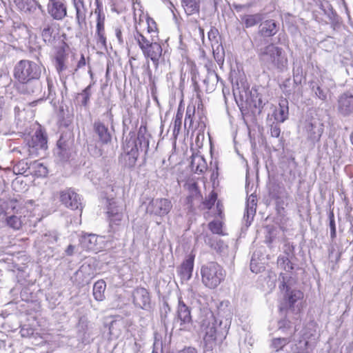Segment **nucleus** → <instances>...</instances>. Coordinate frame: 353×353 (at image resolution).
<instances>
[{"mask_svg": "<svg viewBox=\"0 0 353 353\" xmlns=\"http://www.w3.org/2000/svg\"><path fill=\"white\" fill-rule=\"evenodd\" d=\"M205 243L210 248H213L220 254H225L228 250V245L221 239H216L211 235H205L204 237Z\"/></svg>", "mask_w": 353, "mask_h": 353, "instance_id": "nucleus-25", "label": "nucleus"}, {"mask_svg": "<svg viewBox=\"0 0 353 353\" xmlns=\"http://www.w3.org/2000/svg\"><path fill=\"white\" fill-rule=\"evenodd\" d=\"M280 28L279 23L274 19H267L262 21L259 26L258 34L261 37L259 39L265 40L264 44L268 43L265 38L272 37L276 34Z\"/></svg>", "mask_w": 353, "mask_h": 353, "instance_id": "nucleus-16", "label": "nucleus"}, {"mask_svg": "<svg viewBox=\"0 0 353 353\" xmlns=\"http://www.w3.org/2000/svg\"><path fill=\"white\" fill-rule=\"evenodd\" d=\"M263 19L264 14L262 13L249 14L242 16L241 21L246 28H249L261 23Z\"/></svg>", "mask_w": 353, "mask_h": 353, "instance_id": "nucleus-29", "label": "nucleus"}, {"mask_svg": "<svg viewBox=\"0 0 353 353\" xmlns=\"http://www.w3.org/2000/svg\"><path fill=\"white\" fill-rule=\"evenodd\" d=\"M54 32V29L52 26L48 22L47 19H45L43 23V28L41 32V36L43 41L46 43H50L53 41L52 34Z\"/></svg>", "mask_w": 353, "mask_h": 353, "instance_id": "nucleus-36", "label": "nucleus"}, {"mask_svg": "<svg viewBox=\"0 0 353 353\" xmlns=\"http://www.w3.org/2000/svg\"><path fill=\"white\" fill-rule=\"evenodd\" d=\"M47 12L54 20L62 21L68 14L67 5L64 0H50Z\"/></svg>", "mask_w": 353, "mask_h": 353, "instance_id": "nucleus-15", "label": "nucleus"}, {"mask_svg": "<svg viewBox=\"0 0 353 353\" xmlns=\"http://www.w3.org/2000/svg\"><path fill=\"white\" fill-rule=\"evenodd\" d=\"M290 342V338H274L272 340L271 347L274 350L275 352H279Z\"/></svg>", "mask_w": 353, "mask_h": 353, "instance_id": "nucleus-39", "label": "nucleus"}, {"mask_svg": "<svg viewBox=\"0 0 353 353\" xmlns=\"http://www.w3.org/2000/svg\"><path fill=\"white\" fill-rule=\"evenodd\" d=\"M93 130L97 135L99 141L103 144L111 142L112 134L108 128L101 121H95L93 123Z\"/></svg>", "mask_w": 353, "mask_h": 353, "instance_id": "nucleus-21", "label": "nucleus"}, {"mask_svg": "<svg viewBox=\"0 0 353 353\" xmlns=\"http://www.w3.org/2000/svg\"><path fill=\"white\" fill-rule=\"evenodd\" d=\"M30 156H38L39 150L47 149V137L41 130H37L27 141Z\"/></svg>", "mask_w": 353, "mask_h": 353, "instance_id": "nucleus-13", "label": "nucleus"}, {"mask_svg": "<svg viewBox=\"0 0 353 353\" xmlns=\"http://www.w3.org/2000/svg\"><path fill=\"white\" fill-rule=\"evenodd\" d=\"M7 224L14 230H19L21 227V221L20 217L11 215L6 218Z\"/></svg>", "mask_w": 353, "mask_h": 353, "instance_id": "nucleus-42", "label": "nucleus"}, {"mask_svg": "<svg viewBox=\"0 0 353 353\" xmlns=\"http://www.w3.org/2000/svg\"><path fill=\"white\" fill-rule=\"evenodd\" d=\"M177 353H197V351L194 347H188L183 348V350L179 351Z\"/></svg>", "mask_w": 353, "mask_h": 353, "instance_id": "nucleus-62", "label": "nucleus"}, {"mask_svg": "<svg viewBox=\"0 0 353 353\" xmlns=\"http://www.w3.org/2000/svg\"><path fill=\"white\" fill-rule=\"evenodd\" d=\"M57 154L60 157L62 161H65L69 158V152L65 141L62 139H59L57 141Z\"/></svg>", "mask_w": 353, "mask_h": 353, "instance_id": "nucleus-38", "label": "nucleus"}, {"mask_svg": "<svg viewBox=\"0 0 353 353\" xmlns=\"http://www.w3.org/2000/svg\"><path fill=\"white\" fill-rule=\"evenodd\" d=\"M150 136H145L137 137V139H130V140H134L137 142L139 150L141 152H144L145 154H147L148 148H149V138Z\"/></svg>", "mask_w": 353, "mask_h": 353, "instance_id": "nucleus-40", "label": "nucleus"}, {"mask_svg": "<svg viewBox=\"0 0 353 353\" xmlns=\"http://www.w3.org/2000/svg\"><path fill=\"white\" fill-rule=\"evenodd\" d=\"M232 90L234 97L239 94L241 98H243L244 93L246 98V101L249 104L250 108H252L253 113L260 114L261 112V110L263 107V103L261 99V97L256 92V90H254V92L251 91L250 92V97H248L245 88L244 86L242 88L239 87L238 81H236L235 83L232 82Z\"/></svg>", "mask_w": 353, "mask_h": 353, "instance_id": "nucleus-8", "label": "nucleus"}, {"mask_svg": "<svg viewBox=\"0 0 353 353\" xmlns=\"http://www.w3.org/2000/svg\"><path fill=\"white\" fill-rule=\"evenodd\" d=\"M205 68L208 72L206 77L203 80V83L205 85V91L207 92H212L216 88L219 77L213 69L212 63L209 62L208 64H205Z\"/></svg>", "mask_w": 353, "mask_h": 353, "instance_id": "nucleus-20", "label": "nucleus"}, {"mask_svg": "<svg viewBox=\"0 0 353 353\" xmlns=\"http://www.w3.org/2000/svg\"><path fill=\"white\" fill-rule=\"evenodd\" d=\"M201 280L208 288L214 289L225 277V271L216 262L211 261L201 266Z\"/></svg>", "mask_w": 353, "mask_h": 353, "instance_id": "nucleus-5", "label": "nucleus"}, {"mask_svg": "<svg viewBox=\"0 0 353 353\" xmlns=\"http://www.w3.org/2000/svg\"><path fill=\"white\" fill-rule=\"evenodd\" d=\"M108 214L110 222L109 236L113 239H119L123 233L126 225L123 213L117 208L110 207L108 209Z\"/></svg>", "mask_w": 353, "mask_h": 353, "instance_id": "nucleus-7", "label": "nucleus"}, {"mask_svg": "<svg viewBox=\"0 0 353 353\" xmlns=\"http://www.w3.org/2000/svg\"><path fill=\"white\" fill-rule=\"evenodd\" d=\"M263 42L264 39L256 37L254 39L260 61L268 68L283 71L288 65V59L283 50L274 43H266V46H263Z\"/></svg>", "mask_w": 353, "mask_h": 353, "instance_id": "nucleus-1", "label": "nucleus"}, {"mask_svg": "<svg viewBox=\"0 0 353 353\" xmlns=\"http://www.w3.org/2000/svg\"><path fill=\"white\" fill-rule=\"evenodd\" d=\"M250 270L252 272L258 273L260 272V268H256L255 260L252 258L250 261Z\"/></svg>", "mask_w": 353, "mask_h": 353, "instance_id": "nucleus-61", "label": "nucleus"}, {"mask_svg": "<svg viewBox=\"0 0 353 353\" xmlns=\"http://www.w3.org/2000/svg\"><path fill=\"white\" fill-rule=\"evenodd\" d=\"M144 33L148 35H152L153 33L158 34L156 23L153 20H151V23L149 20L148 21V30L147 32Z\"/></svg>", "mask_w": 353, "mask_h": 353, "instance_id": "nucleus-52", "label": "nucleus"}, {"mask_svg": "<svg viewBox=\"0 0 353 353\" xmlns=\"http://www.w3.org/2000/svg\"><path fill=\"white\" fill-rule=\"evenodd\" d=\"M217 199V194L214 191H212L208 196V198L203 202L204 205L208 209H211L214 205V203Z\"/></svg>", "mask_w": 353, "mask_h": 353, "instance_id": "nucleus-48", "label": "nucleus"}, {"mask_svg": "<svg viewBox=\"0 0 353 353\" xmlns=\"http://www.w3.org/2000/svg\"><path fill=\"white\" fill-rule=\"evenodd\" d=\"M192 325V320L190 309L179 299L176 314L173 321V326L179 327L180 330H190Z\"/></svg>", "mask_w": 353, "mask_h": 353, "instance_id": "nucleus-10", "label": "nucleus"}, {"mask_svg": "<svg viewBox=\"0 0 353 353\" xmlns=\"http://www.w3.org/2000/svg\"><path fill=\"white\" fill-rule=\"evenodd\" d=\"M72 4L75 10V22L79 33L87 30L86 16L88 8L84 0H72Z\"/></svg>", "mask_w": 353, "mask_h": 353, "instance_id": "nucleus-12", "label": "nucleus"}, {"mask_svg": "<svg viewBox=\"0 0 353 353\" xmlns=\"http://www.w3.org/2000/svg\"><path fill=\"white\" fill-rule=\"evenodd\" d=\"M172 208L171 201L165 198L153 199L148 205L146 210L150 214L159 216L167 215Z\"/></svg>", "mask_w": 353, "mask_h": 353, "instance_id": "nucleus-11", "label": "nucleus"}, {"mask_svg": "<svg viewBox=\"0 0 353 353\" xmlns=\"http://www.w3.org/2000/svg\"><path fill=\"white\" fill-rule=\"evenodd\" d=\"M133 37L145 58L150 59L155 65H158L163 51L161 44L158 42V34L153 33L152 35H148L136 30Z\"/></svg>", "mask_w": 353, "mask_h": 353, "instance_id": "nucleus-3", "label": "nucleus"}, {"mask_svg": "<svg viewBox=\"0 0 353 353\" xmlns=\"http://www.w3.org/2000/svg\"><path fill=\"white\" fill-rule=\"evenodd\" d=\"M94 84V81L88 85L81 93H79L76 97L77 103L84 107L88 106L90 97L92 95V87Z\"/></svg>", "mask_w": 353, "mask_h": 353, "instance_id": "nucleus-30", "label": "nucleus"}, {"mask_svg": "<svg viewBox=\"0 0 353 353\" xmlns=\"http://www.w3.org/2000/svg\"><path fill=\"white\" fill-rule=\"evenodd\" d=\"M195 113V106L194 105H188L186 110L185 118V125L187 124L188 121L190 123V125H191L192 123V117Z\"/></svg>", "mask_w": 353, "mask_h": 353, "instance_id": "nucleus-49", "label": "nucleus"}, {"mask_svg": "<svg viewBox=\"0 0 353 353\" xmlns=\"http://www.w3.org/2000/svg\"><path fill=\"white\" fill-rule=\"evenodd\" d=\"M194 260V256L189 255L177 268L178 274L182 280L188 281L192 277Z\"/></svg>", "mask_w": 353, "mask_h": 353, "instance_id": "nucleus-23", "label": "nucleus"}, {"mask_svg": "<svg viewBox=\"0 0 353 353\" xmlns=\"http://www.w3.org/2000/svg\"><path fill=\"white\" fill-rule=\"evenodd\" d=\"M59 201L66 208H70L72 210H82V203L81 198L71 188L62 190L59 192Z\"/></svg>", "mask_w": 353, "mask_h": 353, "instance_id": "nucleus-14", "label": "nucleus"}, {"mask_svg": "<svg viewBox=\"0 0 353 353\" xmlns=\"http://www.w3.org/2000/svg\"><path fill=\"white\" fill-rule=\"evenodd\" d=\"M96 5L97 8H95L94 13L97 15V17H105L102 10V3L99 0H96Z\"/></svg>", "mask_w": 353, "mask_h": 353, "instance_id": "nucleus-58", "label": "nucleus"}, {"mask_svg": "<svg viewBox=\"0 0 353 353\" xmlns=\"http://www.w3.org/2000/svg\"><path fill=\"white\" fill-rule=\"evenodd\" d=\"M58 238V234L56 232L52 231L44 234L43 241L48 243H54L57 241Z\"/></svg>", "mask_w": 353, "mask_h": 353, "instance_id": "nucleus-50", "label": "nucleus"}, {"mask_svg": "<svg viewBox=\"0 0 353 353\" xmlns=\"http://www.w3.org/2000/svg\"><path fill=\"white\" fill-rule=\"evenodd\" d=\"M256 200L254 196L251 195L247 201L246 212L244 214L243 219L245 222V225L248 227L252 221L253 220L254 216L256 213Z\"/></svg>", "mask_w": 353, "mask_h": 353, "instance_id": "nucleus-27", "label": "nucleus"}, {"mask_svg": "<svg viewBox=\"0 0 353 353\" xmlns=\"http://www.w3.org/2000/svg\"><path fill=\"white\" fill-rule=\"evenodd\" d=\"M290 260V258L281 255L277 259V265L287 272H290L294 269L293 264Z\"/></svg>", "mask_w": 353, "mask_h": 353, "instance_id": "nucleus-37", "label": "nucleus"}, {"mask_svg": "<svg viewBox=\"0 0 353 353\" xmlns=\"http://www.w3.org/2000/svg\"><path fill=\"white\" fill-rule=\"evenodd\" d=\"M307 341H300L298 344L292 346V353H306L305 350L307 345Z\"/></svg>", "mask_w": 353, "mask_h": 353, "instance_id": "nucleus-45", "label": "nucleus"}, {"mask_svg": "<svg viewBox=\"0 0 353 353\" xmlns=\"http://www.w3.org/2000/svg\"><path fill=\"white\" fill-rule=\"evenodd\" d=\"M222 227V223L219 221H212L208 224V228L213 234H223Z\"/></svg>", "mask_w": 353, "mask_h": 353, "instance_id": "nucleus-43", "label": "nucleus"}, {"mask_svg": "<svg viewBox=\"0 0 353 353\" xmlns=\"http://www.w3.org/2000/svg\"><path fill=\"white\" fill-rule=\"evenodd\" d=\"M279 280L281 282L279 285L280 290L285 292L284 301L285 307L292 309L293 311H299L303 293L301 290L292 288L291 276L281 273Z\"/></svg>", "mask_w": 353, "mask_h": 353, "instance_id": "nucleus-4", "label": "nucleus"}, {"mask_svg": "<svg viewBox=\"0 0 353 353\" xmlns=\"http://www.w3.org/2000/svg\"><path fill=\"white\" fill-rule=\"evenodd\" d=\"M188 188L190 192L191 197H195L199 194L198 186L196 183H188Z\"/></svg>", "mask_w": 353, "mask_h": 353, "instance_id": "nucleus-53", "label": "nucleus"}, {"mask_svg": "<svg viewBox=\"0 0 353 353\" xmlns=\"http://www.w3.org/2000/svg\"><path fill=\"white\" fill-rule=\"evenodd\" d=\"M223 322L218 320L210 310L206 311L201 320V327L205 332L203 341L205 347L211 350L216 345L217 341H222L228 333V323L222 327Z\"/></svg>", "mask_w": 353, "mask_h": 353, "instance_id": "nucleus-2", "label": "nucleus"}, {"mask_svg": "<svg viewBox=\"0 0 353 353\" xmlns=\"http://www.w3.org/2000/svg\"><path fill=\"white\" fill-rule=\"evenodd\" d=\"M14 2L21 10H29L28 0H14Z\"/></svg>", "mask_w": 353, "mask_h": 353, "instance_id": "nucleus-55", "label": "nucleus"}, {"mask_svg": "<svg viewBox=\"0 0 353 353\" xmlns=\"http://www.w3.org/2000/svg\"><path fill=\"white\" fill-rule=\"evenodd\" d=\"M182 6L188 15H191L199 10V6L196 0H182Z\"/></svg>", "mask_w": 353, "mask_h": 353, "instance_id": "nucleus-34", "label": "nucleus"}, {"mask_svg": "<svg viewBox=\"0 0 353 353\" xmlns=\"http://www.w3.org/2000/svg\"><path fill=\"white\" fill-rule=\"evenodd\" d=\"M312 90H314L316 96L322 101H325L327 99V89L322 88L319 85H313Z\"/></svg>", "mask_w": 353, "mask_h": 353, "instance_id": "nucleus-44", "label": "nucleus"}, {"mask_svg": "<svg viewBox=\"0 0 353 353\" xmlns=\"http://www.w3.org/2000/svg\"><path fill=\"white\" fill-rule=\"evenodd\" d=\"M208 39L212 42V48L213 50V55L218 63L223 61V56L220 54V50L223 52V47L219 43L217 39L219 32L215 28H211L208 32Z\"/></svg>", "mask_w": 353, "mask_h": 353, "instance_id": "nucleus-24", "label": "nucleus"}, {"mask_svg": "<svg viewBox=\"0 0 353 353\" xmlns=\"http://www.w3.org/2000/svg\"><path fill=\"white\" fill-rule=\"evenodd\" d=\"M273 114L274 119L279 123H283L288 118L289 108L287 99L280 101L279 107L274 110Z\"/></svg>", "mask_w": 353, "mask_h": 353, "instance_id": "nucleus-26", "label": "nucleus"}, {"mask_svg": "<svg viewBox=\"0 0 353 353\" xmlns=\"http://www.w3.org/2000/svg\"><path fill=\"white\" fill-rule=\"evenodd\" d=\"M192 169L197 174L204 172L207 169V163L202 157H194L191 162Z\"/></svg>", "mask_w": 353, "mask_h": 353, "instance_id": "nucleus-33", "label": "nucleus"}, {"mask_svg": "<svg viewBox=\"0 0 353 353\" xmlns=\"http://www.w3.org/2000/svg\"><path fill=\"white\" fill-rule=\"evenodd\" d=\"M323 130V123L318 118H311L305 123L303 131L307 141L312 145L320 141Z\"/></svg>", "mask_w": 353, "mask_h": 353, "instance_id": "nucleus-9", "label": "nucleus"}, {"mask_svg": "<svg viewBox=\"0 0 353 353\" xmlns=\"http://www.w3.org/2000/svg\"><path fill=\"white\" fill-rule=\"evenodd\" d=\"M290 83V79H288L285 81V82L283 83V92L286 94H290L291 93V90H287V87H288V84Z\"/></svg>", "mask_w": 353, "mask_h": 353, "instance_id": "nucleus-63", "label": "nucleus"}, {"mask_svg": "<svg viewBox=\"0 0 353 353\" xmlns=\"http://www.w3.org/2000/svg\"><path fill=\"white\" fill-rule=\"evenodd\" d=\"M85 65V59L83 55H81L80 60L77 63V68L75 70H77L78 68H80L83 66Z\"/></svg>", "mask_w": 353, "mask_h": 353, "instance_id": "nucleus-64", "label": "nucleus"}, {"mask_svg": "<svg viewBox=\"0 0 353 353\" xmlns=\"http://www.w3.org/2000/svg\"><path fill=\"white\" fill-rule=\"evenodd\" d=\"M41 76V68L36 63L21 60L14 68V77L20 83H26L30 80H38Z\"/></svg>", "mask_w": 353, "mask_h": 353, "instance_id": "nucleus-6", "label": "nucleus"}, {"mask_svg": "<svg viewBox=\"0 0 353 353\" xmlns=\"http://www.w3.org/2000/svg\"><path fill=\"white\" fill-rule=\"evenodd\" d=\"M97 237L95 234H85L80 240L82 248L87 250H96Z\"/></svg>", "mask_w": 353, "mask_h": 353, "instance_id": "nucleus-31", "label": "nucleus"}, {"mask_svg": "<svg viewBox=\"0 0 353 353\" xmlns=\"http://www.w3.org/2000/svg\"><path fill=\"white\" fill-rule=\"evenodd\" d=\"M337 109L343 117L353 113V94L351 92H346L339 97Z\"/></svg>", "mask_w": 353, "mask_h": 353, "instance_id": "nucleus-17", "label": "nucleus"}, {"mask_svg": "<svg viewBox=\"0 0 353 353\" xmlns=\"http://www.w3.org/2000/svg\"><path fill=\"white\" fill-rule=\"evenodd\" d=\"M281 129L278 124H272L270 127V134L273 137L278 138L280 136Z\"/></svg>", "mask_w": 353, "mask_h": 353, "instance_id": "nucleus-56", "label": "nucleus"}, {"mask_svg": "<svg viewBox=\"0 0 353 353\" xmlns=\"http://www.w3.org/2000/svg\"><path fill=\"white\" fill-rule=\"evenodd\" d=\"M285 256L292 259L294 256V247L288 244L285 245L284 249Z\"/></svg>", "mask_w": 353, "mask_h": 353, "instance_id": "nucleus-57", "label": "nucleus"}, {"mask_svg": "<svg viewBox=\"0 0 353 353\" xmlns=\"http://www.w3.org/2000/svg\"><path fill=\"white\" fill-rule=\"evenodd\" d=\"M106 284L103 280L97 281L93 286V296L98 301H101L105 299L104 292Z\"/></svg>", "mask_w": 353, "mask_h": 353, "instance_id": "nucleus-32", "label": "nucleus"}, {"mask_svg": "<svg viewBox=\"0 0 353 353\" xmlns=\"http://www.w3.org/2000/svg\"><path fill=\"white\" fill-rule=\"evenodd\" d=\"M115 36L117 39L118 43L120 46L124 44V39L123 37V30L121 27H116L114 29Z\"/></svg>", "mask_w": 353, "mask_h": 353, "instance_id": "nucleus-54", "label": "nucleus"}, {"mask_svg": "<svg viewBox=\"0 0 353 353\" xmlns=\"http://www.w3.org/2000/svg\"><path fill=\"white\" fill-rule=\"evenodd\" d=\"M303 59H296L293 62V81L296 85H301L303 80L305 79L303 69Z\"/></svg>", "mask_w": 353, "mask_h": 353, "instance_id": "nucleus-28", "label": "nucleus"}, {"mask_svg": "<svg viewBox=\"0 0 353 353\" xmlns=\"http://www.w3.org/2000/svg\"><path fill=\"white\" fill-rule=\"evenodd\" d=\"M145 136H150V134L147 133L146 126L141 125L139 129L137 137H140L141 138Z\"/></svg>", "mask_w": 353, "mask_h": 353, "instance_id": "nucleus-59", "label": "nucleus"}, {"mask_svg": "<svg viewBox=\"0 0 353 353\" xmlns=\"http://www.w3.org/2000/svg\"><path fill=\"white\" fill-rule=\"evenodd\" d=\"M124 150L125 152V165L132 168L136 164L140 151L138 148L137 142L134 140H128L124 145Z\"/></svg>", "mask_w": 353, "mask_h": 353, "instance_id": "nucleus-18", "label": "nucleus"}, {"mask_svg": "<svg viewBox=\"0 0 353 353\" xmlns=\"http://www.w3.org/2000/svg\"><path fill=\"white\" fill-rule=\"evenodd\" d=\"M182 118H183V112H181L180 111V110L179 109L176 112V114L174 117V129H173L174 132H179L181 126V123H182Z\"/></svg>", "mask_w": 353, "mask_h": 353, "instance_id": "nucleus-47", "label": "nucleus"}, {"mask_svg": "<svg viewBox=\"0 0 353 353\" xmlns=\"http://www.w3.org/2000/svg\"><path fill=\"white\" fill-rule=\"evenodd\" d=\"M329 221H330V236L332 239H334L336 236V224L334 220V215L332 211L329 213Z\"/></svg>", "mask_w": 353, "mask_h": 353, "instance_id": "nucleus-46", "label": "nucleus"}, {"mask_svg": "<svg viewBox=\"0 0 353 353\" xmlns=\"http://www.w3.org/2000/svg\"><path fill=\"white\" fill-rule=\"evenodd\" d=\"M163 310H165V314L164 315L161 316V319H162V321L163 322L164 325L166 326V325L168 323V321L166 320V319H167L166 314L168 313V312L170 311V307H169L168 303H165L164 304Z\"/></svg>", "mask_w": 353, "mask_h": 353, "instance_id": "nucleus-60", "label": "nucleus"}, {"mask_svg": "<svg viewBox=\"0 0 353 353\" xmlns=\"http://www.w3.org/2000/svg\"><path fill=\"white\" fill-rule=\"evenodd\" d=\"M105 17H97L95 38L97 46L103 49L107 48V41L105 31Z\"/></svg>", "mask_w": 353, "mask_h": 353, "instance_id": "nucleus-22", "label": "nucleus"}, {"mask_svg": "<svg viewBox=\"0 0 353 353\" xmlns=\"http://www.w3.org/2000/svg\"><path fill=\"white\" fill-rule=\"evenodd\" d=\"M48 99L54 101L55 99L56 93L54 90V88L53 86L52 81L50 79H48Z\"/></svg>", "mask_w": 353, "mask_h": 353, "instance_id": "nucleus-51", "label": "nucleus"}, {"mask_svg": "<svg viewBox=\"0 0 353 353\" xmlns=\"http://www.w3.org/2000/svg\"><path fill=\"white\" fill-rule=\"evenodd\" d=\"M133 303L142 309L149 307L150 296L148 290L143 288H138L133 292Z\"/></svg>", "mask_w": 353, "mask_h": 353, "instance_id": "nucleus-19", "label": "nucleus"}, {"mask_svg": "<svg viewBox=\"0 0 353 353\" xmlns=\"http://www.w3.org/2000/svg\"><path fill=\"white\" fill-rule=\"evenodd\" d=\"M65 59L66 57L63 53L57 54L55 57V68L59 74L67 68L65 64Z\"/></svg>", "mask_w": 353, "mask_h": 353, "instance_id": "nucleus-41", "label": "nucleus"}, {"mask_svg": "<svg viewBox=\"0 0 353 353\" xmlns=\"http://www.w3.org/2000/svg\"><path fill=\"white\" fill-rule=\"evenodd\" d=\"M23 83V89L27 94H34L41 90V83L38 80H30Z\"/></svg>", "mask_w": 353, "mask_h": 353, "instance_id": "nucleus-35", "label": "nucleus"}]
</instances>
